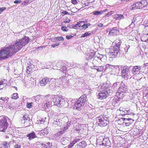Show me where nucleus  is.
Segmentation results:
<instances>
[{"label": "nucleus", "instance_id": "obj_1", "mask_svg": "<svg viewBox=\"0 0 148 148\" xmlns=\"http://www.w3.org/2000/svg\"><path fill=\"white\" fill-rule=\"evenodd\" d=\"M29 41L28 37L24 36L18 41L16 40V42L14 44L2 48L0 51V60H4L10 57L27 44Z\"/></svg>", "mask_w": 148, "mask_h": 148}, {"label": "nucleus", "instance_id": "obj_2", "mask_svg": "<svg viewBox=\"0 0 148 148\" xmlns=\"http://www.w3.org/2000/svg\"><path fill=\"white\" fill-rule=\"evenodd\" d=\"M119 41L114 47H111L110 51V56L113 58L124 57L125 53L126 54L128 52L130 47L129 45H125L126 46L123 49L121 48L120 46L122 42L120 40Z\"/></svg>", "mask_w": 148, "mask_h": 148}, {"label": "nucleus", "instance_id": "obj_3", "mask_svg": "<svg viewBox=\"0 0 148 148\" xmlns=\"http://www.w3.org/2000/svg\"><path fill=\"white\" fill-rule=\"evenodd\" d=\"M100 92L97 95V98L101 100L106 98L108 95L112 94L113 91L111 90V88L107 84H103L100 86Z\"/></svg>", "mask_w": 148, "mask_h": 148}, {"label": "nucleus", "instance_id": "obj_4", "mask_svg": "<svg viewBox=\"0 0 148 148\" xmlns=\"http://www.w3.org/2000/svg\"><path fill=\"white\" fill-rule=\"evenodd\" d=\"M132 67H133L132 66H128L127 65H122L120 66L122 76L123 78L125 79H128L129 78H131V75L130 69Z\"/></svg>", "mask_w": 148, "mask_h": 148}, {"label": "nucleus", "instance_id": "obj_5", "mask_svg": "<svg viewBox=\"0 0 148 148\" xmlns=\"http://www.w3.org/2000/svg\"><path fill=\"white\" fill-rule=\"evenodd\" d=\"M87 98L86 95L85 94H84L81 96L74 106L73 108L78 110H80V108H82L84 105Z\"/></svg>", "mask_w": 148, "mask_h": 148}, {"label": "nucleus", "instance_id": "obj_6", "mask_svg": "<svg viewBox=\"0 0 148 148\" xmlns=\"http://www.w3.org/2000/svg\"><path fill=\"white\" fill-rule=\"evenodd\" d=\"M96 120L101 127L105 126L109 123V119L106 115H100L96 118Z\"/></svg>", "mask_w": 148, "mask_h": 148}, {"label": "nucleus", "instance_id": "obj_7", "mask_svg": "<svg viewBox=\"0 0 148 148\" xmlns=\"http://www.w3.org/2000/svg\"><path fill=\"white\" fill-rule=\"evenodd\" d=\"M65 103V100L58 96H56L54 97H53V103L52 104L53 105L61 107L64 106Z\"/></svg>", "mask_w": 148, "mask_h": 148}, {"label": "nucleus", "instance_id": "obj_8", "mask_svg": "<svg viewBox=\"0 0 148 148\" xmlns=\"http://www.w3.org/2000/svg\"><path fill=\"white\" fill-rule=\"evenodd\" d=\"M8 126L6 118L4 116H0V128H3L1 132H5Z\"/></svg>", "mask_w": 148, "mask_h": 148}, {"label": "nucleus", "instance_id": "obj_9", "mask_svg": "<svg viewBox=\"0 0 148 148\" xmlns=\"http://www.w3.org/2000/svg\"><path fill=\"white\" fill-rule=\"evenodd\" d=\"M148 3L146 0H142L140 2H138L133 5L132 8H135L137 9H141L144 8L147 5Z\"/></svg>", "mask_w": 148, "mask_h": 148}, {"label": "nucleus", "instance_id": "obj_10", "mask_svg": "<svg viewBox=\"0 0 148 148\" xmlns=\"http://www.w3.org/2000/svg\"><path fill=\"white\" fill-rule=\"evenodd\" d=\"M45 101L43 102L44 104L43 107L45 108L49 107L50 105H52L53 103V97L49 95H46L45 97Z\"/></svg>", "mask_w": 148, "mask_h": 148}, {"label": "nucleus", "instance_id": "obj_11", "mask_svg": "<svg viewBox=\"0 0 148 148\" xmlns=\"http://www.w3.org/2000/svg\"><path fill=\"white\" fill-rule=\"evenodd\" d=\"M95 109L94 108H91L85 113V115L86 116H88L89 119H92L95 116L97 113Z\"/></svg>", "mask_w": 148, "mask_h": 148}, {"label": "nucleus", "instance_id": "obj_12", "mask_svg": "<svg viewBox=\"0 0 148 148\" xmlns=\"http://www.w3.org/2000/svg\"><path fill=\"white\" fill-rule=\"evenodd\" d=\"M109 32L110 36H115L119 34V28L117 27H114L110 29Z\"/></svg>", "mask_w": 148, "mask_h": 148}, {"label": "nucleus", "instance_id": "obj_13", "mask_svg": "<svg viewBox=\"0 0 148 148\" xmlns=\"http://www.w3.org/2000/svg\"><path fill=\"white\" fill-rule=\"evenodd\" d=\"M141 19V17L139 15L137 14L134 16V18L132 20V23L131 25L134 23V25H135L134 23H137L140 21Z\"/></svg>", "mask_w": 148, "mask_h": 148}, {"label": "nucleus", "instance_id": "obj_14", "mask_svg": "<svg viewBox=\"0 0 148 148\" xmlns=\"http://www.w3.org/2000/svg\"><path fill=\"white\" fill-rule=\"evenodd\" d=\"M131 68L132 69V72L134 74H136L140 72V71L141 70V67L140 66H133Z\"/></svg>", "mask_w": 148, "mask_h": 148}, {"label": "nucleus", "instance_id": "obj_15", "mask_svg": "<svg viewBox=\"0 0 148 148\" xmlns=\"http://www.w3.org/2000/svg\"><path fill=\"white\" fill-rule=\"evenodd\" d=\"M118 90H119V91L125 93L127 92L128 89L127 86L123 84L121 86L119 87Z\"/></svg>", "mask_w": 148, "mask_h": 148}, {"label": "nucleus", "instance_id": "obj_16", "mask_svg": "<svg viewBox=\"0 0 148 148\" xmlns=\"http://www.w3.org/2000/svg\"><path fill=\"white\" fill-rule=\"evenodd\" d=\"M86 146V143L84 141L80 142L74 146V148H84Z\"/></svg>", "mask_w": 148, "mask_h": 148}, {"label": "nucleus", "instance_id": "obj_17", "mask_svg": "<svg viewBox=\"0 0 148 148\" xmlns=\"http://www.w3.org/2000/svg\"><path fill=\"white\" fill-rule=\"evenodd\" d=\"M49 82V79L47 77H45L40 81V85L41 86H44Z\"/></svg>", "mask_w": 148, "mask_h": 148}, {"label": "nucleus", "instance_id": "obj_18", "mask_svg": "<svg viewBox=\"0 0 148 148\" xmlns=\"http://www.w3.org/2000/svg\"><path fill=\"white\" fill-rule=\"evenodd\" d=\"M55 80L54 79H51L49 81V83H50L49 86V88H50L51 90L53 89L55 85Z\"/></svg>", "mask_w": 148, "mask_h": 148}, {"label": "nucleus", "instance_id": "obj_19", "mask_svg": "<svg viewBox=\"0 0 148 148\" xmlns=\"http://www.w3.org/2000/svg\"><path fill=\"white\" fill-rule=\"evenodd\" d=\"M123 120L124 121H129L130 120H132V121L129 122H125L126 126H129L130 125L132 124L134 122V120L132 119L131 118H122Z\"/></svg>", "mask_w": 148, "mask_h": 148}, {"label": "nucleus", "instance_id": "obj_20", "mask_svg": "<svg viewBox=\"0 0 148 148\" xmlns=\"http://www.w3.org/2000/svg\"><path fill=\"white\" fill-rule=\"evenodd\" d=\"M113 18L116 20H120L124 18V16L121 14H116L113 16Z\"/></svg>", "mask_w": 148, "mask_h": 148}, {"label": "nucleus", "instance_id": "obj_21", "mask_svg": "<svg viewBox=\"0 0 148 148\" xmlns=\"http://www.w3.org/2000/svg\"><path fill=\"white\" fill-rule=\"evenodd\" d=\"M95 53L94 50L90 51L88 55V57L87 58L88 60H91L93 57L95 56Z\"/></svg>", "mask_w": 148, "mask_h": 148}, {"label": "nucleus", "instance_id": "obj_22", "mask_svg": "<svg viewBox=\"0 0 148 148\" xmlns=\"http://www.w3.org/2000/svg\"><path fill=\"white\" fill-rule=\"evenodd\" d=\"M27 137H28V139L31 140L32 139L37 137V136L35 132H32L29 133L27 136Z\"/></svg>", "mask_w": 148, "mask_h": 148}, {"label": "nucleus", "instance_id": "obj_23", "mask_svg": "<svg viewBox=\"0 0 148 148\" xmlns=\"http://www.w3.org/2000/svg\"><path fill=\"white\" fill-rule=\"evenodd\" d=\"M141 67V72L143 71L147 72L148 71V63L144 64L143 66Z\"/></svg>", "mask_w": 148, "mask_h": 148}, {"label": "nucleus", "instance_id": "obj_24", "mask_svg": "<svg viewBox=\"0 0 148 148\" xmlns=\"http://www.w3.org/2000/svg\"><path fill=\"white\" fill-rule=\"evenodd\" d=\"M90 68L92 69L96 70L98 72H101L103 71L102 66H91Z\"/></svg>", "mask_w": 148, "mask_h": 148}, {"label": "nucleus", "instance_id": "obj_25", "mask_svg": "<svg viewBox=\"0 0 148 148\" xmlns=\"http://www.w3.org/2000/svg\"><path fill=\"white\" fill-rule=\"evenodd\" d=\"M108 11V10L106 9L105 10H101L100 11H94L93 12V14L95 15H98L100 14L103 13L104 12H106Z\"/></svg>", "mask_w": 148, "mask_h": 148}, {"label": "nucleus", "instance_id": "obj_26", "mask_svg": "<svg viewBox=\"0 0 148 148\" xmlns=\"http://www.w3.org/2000/svg\"><path fill=\"white\" fill-rule=\"evenodd\" d=\"M9 98L7 97L6 98V99L5 100L4 102H2L1 103H3V104H1L2 106L3 105L5 108H8V104L9 103H8V100Z\"/></svg>", "mask_w": 148, "mask_h": 148}, {"label": "nucleus", "instance_id": "obj_27", "mask_svg": "<svg viewBox=\"0 0 148 148\" xmlns=\"http://www.w3.org/2000/svg\"><path fill=\"white\" fill-rule=\"evenodd\" d=\"M102 57L103 56L102 55L98 54L97 56L94 57V59L99 62H100L101 61H102L101 59Z\"/></svg>", "mask_w": 148, "mask_h": 148}, {"label": "nucleus", "instance_id": "obj_28", "mask_svg": "<svg viewBox=\"0 0 148 148\" xmlns=\"http://www.w3.org/2000/svg\"><path fill=\"white\" fill-rule=\"evenodd\" d=\"M124 112H125L126 113L123 114V116L124 117H126V116L127 115L134 116V113L130 112V111L129 110H125V111H124Z\"/></svg>", "mask_w": 148, "mask_h": 148}, {"label": "nucleus", "instance_id": "obj_29", "mask_svg": "<svg viewBox=\"0 0 148 148\" xmlns=\"http://www.w3.org/2000/svg\"><path fill=\"white\" fill-rule=\"evenodd\" d=\"M111 102L112 105L113 106H114L116 104L119 103V101L116 100V97H114L112 100Z\"/></svg>", "mask_w": 148, "mask_h": 148}, {"label": "nucleus", "instance_id": "obj_30", "mask_svg": "<svg viewBox=\"0 0 148 148\" xmlns=\"http://www.w3.org/2000/svg\"><path fill=\"white\" fill-rule=\"evenodd\" d=\"M120 85V83L119 82L114 83L112 86L113 88H114V90H117L119 86Z\"/></svg>", "mask_w": 148, "mask_h": 148}, {"label": "nucleus", "instance_id": "obj_31", "mask_svg": "<svg viewBox=\"0 0 148 148\" xmlns=\"http://www.w3.org/2000/svg\"><path fill=\"white\" fill-rule=\"evenodd\" d=\"M10 143L6 141H3V145L5 148H8L10 146Z\"/></svg>", "mask_w": 148, "mask_h": 148}, {"label": "nucleus", "instance_id": "obj_32", "mask_svg": "<svg viewBox=\"0 0 148 148\" xmlns=\"http://www.w3.org/2000/svg\"><path fill=\"white\" fill-rule=\"evenodd\" d=\"M124 93V92H121V91H119V90H118V92H116V96L121 97L123 98V97Z\"/></svg>", "mask_w": 148, "mask_h": 148}, {"label": "nucleus", "instance_id": "obj_33", "mask_svg": "<svg viewBox=\"0 0 148 148\" xmlns=\"http://www.w3.org/2000/svg\"><path fill=\"white\" fill-rule=\"evenodd\" d=\"M18 98V94L17 93H14L12 95V98L14 99H16Z\"/></svg>", "mask_w": 148, "mask_h": 148}, {"label": "nucleus", "instance_id": "obj_34", "mask_svg": "<svg viewBox=\"0 0 148 148\" xmlns=\"http://www.w3.org/2000/svg\"><path fill=\"white\" fill-rule=\"evenodd\" d=\"M75 144V143L74 142V141L73 140L69 144L67 147H68L67 148H72Z\"/></svg>", "mask_w": 148, "mask_h": 148}, {"label": "nucleus", "instance_id": "obj_35", "mask_svg": "<svg viewBox=\"0 0 148 148\" xmlns=\"http://www.w3.org/2000/svg\"><path fill=\"white\" fill-rule=\"evenodd\" d=\"M88 28V27L87 26L86 24L84 23L83 25L81 26V30H84Z\"/></svg>", "mask_w": 148, "mask_h": 148}, {"label": "nucleus", "instance_id": "obj_36", "mask_svg": "<svg viewBox=\"0 0 148 148\" xmlns=\"http://www.w3.org/2000/svg\"><path fill=\"white\" fill-rule=\"evenodd\" d=\"M14 103H12L10 104H8V108L11 110H12L14 108Z\"/></svg>", "mask_w": 148, "mask_h": 148}, {"label": "nucleus", "instance_id": "obj_37", "mask_svg": "<svg viewBox=\"0 0 148 148\" xmlns=\"http://www.w3.org/2000/svg\"><path fill=\"white\" fill-rule=\"evenodd\" d=\"M92 64H93V66H97L98 63L99 62L96 60L94 58L93 60L92 61Z\"/></svg>", "mask_w": 148, "mask_h": 148}, {"label": "nucleus", "instance_id": "obj_38", "mask_svg": "<svg viewBox=\"0 0 148 148\" xmlns=\"http://www.w3.org/2000/svg\"><path fill=\"white\" fill-rule=\"evenodd\" d=\"M90 33H89L88 32H85L84 34H82L81 36V37H86L87 36H89L91 35Z\"/></svg>", "mask_w": 148, "mask_h": 148}, {"label": "nucleus", "instance_id": "obj_39", "mask_svg": "<svg viewBox=\"0 0 148 148\" xmlns=\"http://www.w3.org/2000/svg\"><path fill=\"white\" fill-rule=\"evenodd\" d=\"M114 11H110V12H108V13L106 14V15L105 16H104L106 17L107 16L108 17L109 16L111 15L113 13H114Z\"/></svg>", "mask_w": 148, "mask_h": 148}, {"label": "nucleus", "instance_id": "obj_40", "mask_svg": "<svg viewBox=\"0 0 148 148\" xmlns=\"http://www.w3.org/2000/svg\"><path fill=\"white\" fill-rule=\"evenodd\" d=\"M102 70L105 71L106 69L109 68V65H107L105 66H102Z\"/></svg>", "mask_w": 148, "mask_h": 148}, {"label": "nucleus", "instance_id": "obj_41", "mask_svg": "<svg viewBox=\"0 0 148 148\" xmlns=\"http://www.w3.org/2000/svg\"><path fill=\"white\" fill-rule=\"evenodd\" d=\"M56 40L63 41L64 40V38L62 37L59 36L56 38Z\"/></svg>", "mask_w": 148, "mask_h": 148}, {"label": "nucleus", "instance_id": "obj_42", "mask_svg": "<svg viewBox=\"0 0 148 148\" xmlns=\"http://www.w3.org/2000/svg\"><path fill=\"white\" fill-rule=\"evenodd\" d=\"M60 70L61 71H62V72L64 73L65 72H66V67L64 66H62V68H60Z\"/></svg>", "mask_w": 148, "mask_h": 148}, {"label": "nucleus", "instance_id": "obj_43", "mask_svg": "<svg viewBox=\"0 0 148 148\" xmlns=\"http://www.w3.org/2000/svg\"><path fill=\"white\" fill-rule=\"evenodd\" d=\"M85 22V21H79L77 22V25L79 27H80L81 26H82L81 23H84Z\"/></svg>", "mask_w": 148, "mask_h": 148}, {"label": "nucleus", "instance_id": "obj_44", "mask_svg": "<svg viewBox=\"0 0 148 148\" xmlns=\"http://www.w3.org/2000/svg\"><path fill=\"white\" fill-rule=\"evenodd\" d=\"M61 30L63 31H68V29L67 28L64 26H63L61 27Z\"/></svg>", "mask_w": 148, "mask_h": 148}, {"label": "nucleus", "instance_id": "obj_45", "mask_svg": "<svg viewBox=\"0 0 148 148\" xmlns=\"http://www.w3.org/2000/svg\"><path fill=\"white\" fill-rule=\"evenodd\" d=\"M33 103L32 102H31L30 103H27V104L26 106L28 108H31L32 106V104H33Z\"/></svg>", "mask_w": 148, "mask_h": 148}, {"label": "nucleus", "instance_id": "obj_46", "mask_svg": "<svg viewBox=\"0 0 148 148\" xmlns=\"http://www.w3.org/2000/svg\"><path fill=\"white\" fill-rule=\"evenodd\" d=\"M116 99V100H118L119 101H119H120L121 99H122L123 97H119V96H116L115 97Z\"/></svg>", "mask_w": 148, "mask_h": 148}, {"label": "nucleus", "instance_id": "obj_47", "mask_svg": "<svg viewBox=\"0 0 148 148\" xmlns=\"http://www.w3.org/2000/svg\"><path fill=\"white\" fill-rule=\"evenodd\" d=\"M25 116H23V117L21 119V123H22L24 124L25 122Z\"/></svg>", "mask_w": 148, "mask_h": 148}, {"label": "nucleus", "instance_id": "obj_48", "mask_svg": "<svg viewBox=\"0 0 148 148\" xmlns=\"http://www.w3.org/2000/svg\"><path fill=\"white\" fill-rule=\"evenodd\" d=\"M29 2V0H27L23 2L21 4V5H25L27 4Z\"/></svg>", "mask_w": 148, "mask_h": 148}, {"label": "nucleus", "instance_id": "obj_49", "mask_svg": "<svg viewBox=\"0 0 148 148\" xmlns=\"http://www.w3.org/2000/svg\"><path fill=\"white\" fill-rule=\"evenodd\" d=\"M72 28L75 29H79V27H78V26L77 25V23L75 25H73Z\"/></svg>", "mask_w": 148, "mask_h": 148}, {"label": "nucleus", "instance_id": "obj_50", "mask_svg": "<svg viewBox=\"0 0 148 148\" xmlns=\"http://www.w3.org/2000/svg\"><path fill=\"white\" fill-rule=\"evenodd\" d=\"M83 80L82 79H80V80H79V86H81L82 85V84L83 83Z\"/></svg>", "mask_w": 148, "mask_h": 148}, {"label": "nucleus", "instance_id": "obj_51", "mask_svg": "<svg viewBox=\"0 0 148 148\" xmlns=\"http://www.w3.org/2000/svg\"><path fill=\"white\" fill-rule=\"evenodd\" d=\"M60 43H56L54 45H51V46L52 47H56L58 46L60 44Z\"/></svg>", "mask_w": 148, "mask_h": 148}, {"label": "nucleus", "instance_id": "obj_52", "mask_svg": "<svg viewBox=\"0 0 148 148\" xmlns=\"http://www.w3.org/2000/svg\"><path fill=\"white\" fill-rule=\"evenodd\" d=\"M61 140H62V144H64H64H65V143L64 142L65 141H68V140L67 139L65 138H64L63 139H62Z\"/></svg>", "mask_w": 148, "mask_h": 148}, {"label": "nucleus", "instance_id": "obj_53", "mask_svg": "<svg viewBox=\"0 0 148 148\" xmlns=\"http://www.w3.org/2000/svg\"><path fill=\"white\" fill-rule=\"evenodd\" d=\"M25 116V119L26 120V121H29L30 120V118L27 116V115H25L24 116Z\"/></svg>", "mask_w": 148, "mask_h": 148}, {"label": "nucleus", "instance_id": "obj_54", "mask_svg": "<svg viewBox=\"0 0 148 148\" xmlns=\"http://www.w3.org/2000/svg\"><path fill=\"white\" fill-rule=\"evenodd\" d=\"M62 15L64 16L65 15H66L67 14H69V13H68L67 12L65 11H64L63 12H62Z\"/></svg>", "mask_w": 148, "mask_h": 148}, {"label": "nucleus", "instance_id": "obj_55", "mask_svg": "<svg viewBox=\"0 0 148 148\" xmlns=\"http://www.w3.org/2000/svg\"><path fill=\"white\" fill-rule=\"evenodd\" d=\"M72 3L74 5H75L77 3V0H71Z\"/></svg>", "mask_w": 148, "mask_h": 148}, {"label": "nucleus", "instance_id": "obj_56", "mask_svg": "<svg viewBox=\"0 0 148 148\" xmlns=\"http://www.w3.org/2000/svg\"><path fill=\"white\" fill-rule=\"evenodd\" d=\"M6 8L5 7H2L1 8H0V14Z\"/></svg>", "mask_w": 148, "mask_h": 148}, {"label": "nucleus", "instance_id": "obj_57", "mask_svg": "<svg viewBox=\"0 0 148 148\" xmlns=\"http://www.w3.org/2000/svg\"><path fill=\"white\" fill-rule=\"evenodd\" d=\"M26 70L27 71H28L29 72H30L31 71L32 69L29 67V66H27L26 68Z\"/></svg>", "mask_w": 148, "mask_h": 148}, {"label": "nucleus", "instance_id": "obj_58", "mask_svg": "<svg viewBox=\"0 0 148 148\" xmlns=\"http://www.w3.org/2000/svg\"><path fill=\"white\" fill-rule=\"evenodd\" d=\"M80 138H78V139H74L73 141H74V142L75 143H76L77 142H79L80 141Z\"/></svg>", "mask_w": 148, "mask_h": 148}, {"label": "nucleus", "instance_id": "obj_59", "mask_svg": "<svg viewBox=\"0 0 148 148\" xmlns=\"http://www.w3.org/2000/svg\"><path fill=\"white\" fill-rule=\"evenodd\" d=\"M21 2V0H16L14 1V3L15 4H17L18 3H20Z\"/></svg>", "mask_w": 148, "mask_h": 148}, {"label": "nucleus", "instance_id": "obj_60", "mask_svg": "<svg viewBox=\"0 0 148 148\" xmlns=\"http://www.w3.org/2000/svg\"><path fill=\"white\" fill-rule=\"evenodd\" d=\"M14 148H21L20 145L16 144L14 145Z\"/></svg>", "mask_w": 148, "mask_h": 148}, {"label": "nucleus", "instance_id": "obj_61", "mask_svg": "<svg viewBox=\"0 0 148 148\" xmlns=\"http://www.w3.org/2000/svg\"><path fill=\"white\" fill-rule=\"evenodd\" d=\"M6 84V83H4L3 81H1L0 82V85L1 86L3 85H5Z\"/></svg>", "mask_w": 148, "mask_h": 148}, {"label": "nucleus", "instance_id": "obj_62", "mask_svg": "<svg viewBox=\"0 0 148 148\" xmlns=\"http://www.w3.org/2000/svg\"><path fill=\"white\" fill-rule=\"evenodd\" d=\"M7 97H1L0 98V99L2 100V102H4L5 101V100L6 99V98H7Z\"/></svg>", "mask_w": 148, "mask_h": 148}, {"label": "nucleus", "instance_id": "obj_63", "mask_svg": "<svg viewBox=\"0 0 148 148\" xmlns=\"http://www.w3.org/2000/svg\"><path fill=\"white\" fill-rule=\"evenodd\" d=\"M101 145L103 146H104L105 147H106L107 146H108V144H106V143H105L104 142H103L101 144Z\"/></svg>", "mask_w": 148, "mask_h": 148}, {"label": "nucleus", "instance_id": "obj_64", "mask_svg": "<svg viewBox=\"0 0 148 148\" xmlns=\"http://www.w3.org/2000/svg\"><path fill=\"white\" fill-rule=\"evenodd\" d=\"M66 38L67 39H69L71 38V36L70 35H68L66 36Z\"/></svg>", "mask_w": 148, "mask_h": 148}]
</instances>
